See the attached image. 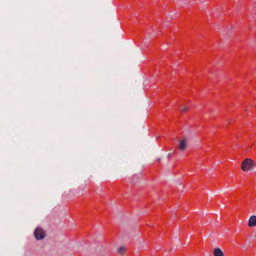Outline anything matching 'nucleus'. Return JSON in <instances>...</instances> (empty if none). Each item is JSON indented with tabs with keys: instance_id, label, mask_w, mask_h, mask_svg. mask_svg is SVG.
Returning <instances> with one entry per match:
<instances>
[{
	"instance_id": "nucleus-2",
	"label": "nucleus",
	"mask_w": 256,
	"mask_h": 256,
	"mask_svg": "<svg viewBox=\"0 0 256 256\" xmlns=\"http://www.w3.org/2000/svg\"><path fill=\"white\" fill-rule=\"evenodd\" d=\"M34 236L37 240H43L46 236V232L40 228H38L34 232Z\"/></svg>"
},
{
	"instance_id": "nucleus-9",
	"label": "nucleus",
	"mask_w": 256,
	"mask_h": 256,
	"mask_svg": "<svg viewBox=\"0 0 256 256\" xmlns=\"http://www.w3.org/2000/svg\"><path fill=\"white\" fill-rule=\"evenodd\" d=\"M158 162H160V158H158Z\"/></svg>"
},
{
	"instance_id": "nucleus-6",
	"label": "nucleus",
	"mask_w": 256,
	"mask_h": 256,
	"mask_svg": "<svg viewBox=\"0 0 256 256\" xmlns=\"http://www.w3.org/2000/svg\"><path fill=\"white\" fill-rule=\"evenodd\" d=\"M125 252L126 249L124 246L120 247L118 250V253L120 254H124Z\"/></svg>"
},
{
	"instance_id": "nucleus-3",
	"label": "nucleus",
	"mask_w": 256,
	"mask_h": 256,
	"mask_svg": "<svg viewBox=\"0 0 256 256\" xmlns=\"http://www.w3.org/2000/svg\"><path fill=\"white\" fill-rule=\"evenodd\" d=\"M188 145L186 139L185 137H183L180 140L178 144V148L181 152H184L188 148Z\"/></svg>"
},
{
	"instance_id": "nucleus-7",
	"label": "nucleus",
	"mask_w": 256,
	"mask_h": 256,
	"mask_svg": "<svg viewBox=\"0 0 256 256\" xmlns=\"http://www.w3.org/2000/svg\"><path fill=\"white\" fill-rule=\"evenodd\" d=\"M186 110V108H184L182 110V112H184Z\"/></svg>"
},
{
	"instance_id": "nucleus-1",
	"label": "nucleus",
	"mask_w": 256,
	"mask_h": 256,
	"mask_svg": "<svg viewBox=\"0 0 256 256\" xmlns=\"http://www.w3.org/2000/svg\"><path fill=\"white\" fill-rule=\"evenodd\" d=\"M253 162L250 158L245 159L241 164V168L244 171H248L252 167Z\"/></svg>"
},
{
	"instance_id": "nucleus-8",
	"label": "nucleus",
	"mask_w": 256,
	"mask_h": 256,
	"mask_svg": "<svg viewBox=\"0 0 256 256\" xmlns=\"http://www.w3.org/2000/svg\"><path fill=\"white\" fill-rule=\"evenodd\" d=\"M174 142H176V138H174Z\"/></svg>"
},
{
	"instance_id": "nucleus-4",
	"label": "nucleus",
	"mask_w": 256,
	"mask_h": 256,
	"mask_svg": "<svg viewBox=\"0 0 256 256\" xmlns=\"http://www.w3.org/2000/svg\"><path fill=\"white\" fill-rule=\"evenodd\" d=\"M248 225L250 227H252L256 226V216H252L250 217Z\"/></svg>"
},
{
	"instance_id": "nucleus-10",
	"label": "nucleus",
	"mask_w": 256,
	"mask_h": 256,
	"mask_svg": "<svg viewBox=\"0 0 256 256\" xmlns=\"http://www.w3.org/2000/svg\"><path fill=\"white\" fill-rule=\"evenodd\" d=\"M170 154L169 153V154H168V156H170Z\"/></svg>"
},
{
	"instance_id": "nucleus-5",
	"label": "nucleus",
	"mask_w": 256,
	"mask_h": 256,
	"mask_svg": "<svg viewBox=\"0 0 256 256\" xmlns=\"http://www.w3.org/2000/svg\"><path fill=\"white\" fill-rule=\"evenodd\" d=\"M214 256H224V254L220 248H215L213 251Z\"/></svg>"
}]
</instances>
